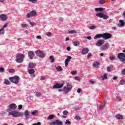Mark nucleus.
Here are the masks:
<instances>
[{
  "label": "nucleus",
  "instance_id": "de8ad7c7",
  "mask_svg": "<svg viewBox=\"0 0 125 125\" xmlns=\"http://www.w3.org/2000/svg\"><path fill=\"white\" fill-rule=\"evenodd\" d=\"M46 36H47L48 37H50L51 35V33L50 32H47L46 33Z\"/></svg>",
  "mask_w": 125,
  "mask_h": 125
},
{
  "label": "nucleus",
  "instance_id": "8fccbe9b",
  "mask_svg": "<svg viewBox=\"0 0 125 125\" xmlns=\"http://www.w3.org/2000/svg\"><path fill=\"white\" fill-rule=\"evenodd\" d=\"M42 125V123L41 122H38L37 123L33 124V125Z\"/></svg>",
  "mask_w": 125,
  "mask_h": 125
},
{
  "label": "nucleus",
  "instance_id": "13d9d810",
  "mask_svg": "<svg viewBox=\"0 0 125 125\" xmlns=\"http://www.w3.org/2000/svg\"><path fill=\"white\" fill-rule=\"evenodd\" d=\"M37 111H35L33 112H32V114L33 115V116H34V115H36V114H37Z\"/></svg>",
  "mask_w": 125,
  "mask_h": 125
},
{
  "label": "nucleus",
  "instance_id": "2f4dec72",
  "mask_svg": "<svg viewBox=\"0 0 125 125\" xmlns=\"http://www.w3.org/2000/svg\"><path fill=\"white\" fill-rule=\"evenodd\" d=\"M52 119H54V115L52 114L50 115L47 118V120H52Z\"/></svg>",
  "mask_w": 125,
  "mask_h": 125
},
{
  "label": "nucleus",
  "instance_id": "09e8293b",
  "mask_svg": "<svg viewBox=\"0 0 125 125\" xmlns=\"http://www.w3.org/2000/svg\"><path fill=\"white\" fill-rule=\"evenodd\" d=\"M0 72H4V68L3 67H0Z\"/></svg>",
  "mask_w": 125,
  "mask_h": 125
},
{
  "label": "nucleus",
  "instance_id": "f704fd0d",
  "mask_svg": "<svg viewBox=\"0 0 125 125\" xmlns=\"http://www.w3.org/2000/svg\"><path fill=\"white\" fill-rule=\"evenodd\" d=\"M50 59L51 60L52 63H53V62H54L55 59L53 56H50Z\"/></svg>",
  "mask_w": 125,
  "mask_h": 125
},
{
  "label": "nucleus",
  "instance_id": "4c0bfd02",
  "mask_svg": "<svg viewBox=\"0 0 125 125\" xmlns=\"http://www.w3.org/2000/svg\"><path fill=\"white\" fill-rule=\"evenodd\" d=\"M120 83H121V84H122V85H123V84H125V81L124 80H122L120 81Z\"/></svg>",
  "mask_w": 125,
  "mask_h": 125
},
{
  "label": "nucleus",
  "instance_id": "603ef678",
  "mask_svg": "<svg viewBox=\"0 0 125 125\" xmlns=\"http://www.w3.org/2000/svg\"><path fill=\"white\" fill-rule=\"evenodd\" d=\"M29 24H30V25H31V26H35L36 25L35 22H29Z\"/></svg>",
  "mask_w": 125,
  "mask_h": 125
},
{
  "label": "nucleus",
  "instance_id": "1a4fd4ad",
  "mask_svg": "<svg viewBox=\"0 0 125 125\" xmlns=\"http://www.w3.org/2000/svg\"><path fill=\"white\" fill-rule=\"evenodd\" d=\"M110 47V44L109 43H105L104 45L102 46L101 49L103 51L107 50L108 48Z\"/></svg>",
  "mask_w": 125,
  "mask_h": 125
},
{
  "label": "nucleus",
  "instance_id": "c85d7f7f",
  "mask_svg": "<svg viewBox=\"0 0 125 125\" xmlns=\"http://www.w3.org/2000/svg\"><path fill=\"white\" fill-rule=\"evenodd\" d=\"M56 125H63V123L58 120H56Z\"/></svg>",
  "mask_w": 125,
  "mask_h": 125
},
{
  "label": "nucleus",
  "instance_id": "69168bd1",
  "mask_svg": "<svg viewBox=\"0 0 125 125\" xmlns=\"http://www.w3.org/2000/svg\"><path fill=\"white\" fill-rule=\"evenodd\" d=\"M26 24H21V26L22 27V28H25V27H26Z\"/></svg>",
  "mask_w": 125,
  "mask_h": 125
},
{
  "label": "nucleus",
  "instance_id": "f8f14e48",
  "mask_svg": "<svg viewBox=\"0 0 125 125\" xmlns=\"http://www.w3.org/2000/svg\"><path fill=\"white\" fill-rule=\"evenodd\" d=\"M104 42H105V41L104 40H99L97 41L96 43L97 46L100 47L101 45H103L104 44Z\"/></svg>",
  "mask_w": 125,
  "mask_h": 125
},
{
  "label": "nucleus",
  "instance_id": "680f3d73",
  "mask_svg": "<svg viewBox=\"0 0 125 125\" xmlns=\"http://www.w3.org/2000/svg\"><path fill=\"white\" fill-rule=\"evenodd\" d=\"M63 18H60V22H63Z\"/></svg>",
  "mask_w": 125,
  "mask_h": 125
},
{
  "label": "nucleus",
  "instance_id": "5fc2aeb1",
  "mask_svg": "<svg viewBox=\"0 0 125 125\" xmlns=\"http://www.w3.org/2000/svg\"><path fill=\"white\" fill-rule=\"evenodd\" d=\"M36 39H38V40H42V36H37Z\"/></svg>",
  "mask_w": 125,
  "mask_h": 125
},
{
  "label": "nucleus",
  "instance_id": "a878e982",
  "mask_svg": "<svg viewBox=\"0 0 125 125\" xmlns=\"http://www.w3.org/2000/svg\"><path fill=\"white\" fill-rule=\"evenodd\" d=\"M28 67L29 68H31V69H33V68H35V67H36V64L33 63H29Z\"/></svg>",
  "mask_w": 125,
  "mask_h": 125
},
{
  "label": "nucleus",
  "instance_id": "f03ea898",
  "mask_svg": "<svg viewBox=\"0 0 125 125\" xmlns=\"http://www.w3.org/2000/svg\"><path fill=\"white\" fill-rule=\"evenodd\" d=\"M20 78L19 76H15L13 77H10L9 80L11 83H15L16 84H17L18 83V82L19 81Z\"/></svg>",
  "mask_w": 125,
  "mask_h": 125
},
{
  "label": "nucleus",
  "instance_id": "393cba45",
  "mask_svg": "<svg viewBox=\"0 0 125 125\" xmlns=\"http://www.w3.org/2000/svg\"><path fill=\"white\" fill-rule=\"evenodd\" d=\"M73 44L74 45V46H79V45L80 44V43L79 41H75L73 42Z\"/></svg>",
  "mask_w": 125,
  "mask_h": 125
},
{
  "label": "nucleus",
  "instance_id": "37998d69",
  "mask_svg": "<svg viewBox=\"0 0 125 125\" xmlns=\"http://www.w3.org/2000/svg\"><path fill=\"white\" fill-rule=\"evenodd\" d=\"M75 119L77 120V121H80V120H81V117L79 116H76L75 117Z\"/></svg>",
  "mask_w": 125,
  "mask_h": 125
},
{
  "label": "nucleus",
  "instance_id": "f257e3e1",
  "mask_svg": "<svg viewBox=\"0 0 125 125\" xmlns=\"http://www.w3.org/2000/svg\"><path fill=\"white\" fill-rule=\"evenodd\" d=\"M9 116H12L13 118L21 117V113L17 110H14L9 112Z\"/></svg>",
  "mask_w": 125,
  "mask_h": 125
},
{
  "label": "nucleus",
  "instance_id": "412c9836",
  "mask_svg": "<svg viewBox=\"0 0 125 125\" xmlns=\"http://www.w3.org/2000/svg\"><path fill=\"white\" fill-rule=\"evenodd\" d=\"M99 65H100V62H95L93 64V67H95V68H98V67H99Z\"/></svg>",
  "mask_w": 125,
  "mask_h": 125
},
{
  "label": "nucleus",
  "instance_id": "e433bc0d",
  "mask_svg": "<svg viewBox=\"0 0 125 125\" xmlns=\"http://www.w3.org/2000/svg\"><path fill=\"white\" fill-rule=\"evenodd\" d=\"M50 125H56V120L55 121H52L50 122Z\"/></svg>",
  "mask_w": 125,
  "mask_h": 125
},
{
  "label": "nucleus",
  "instance_id": "ea45409f",
  "mask_svg": "<svg viewBox=\"0 0 125 125\" xmlns=\"http://www.w3.org/2000/svg\"><path fill=\"white\" fill-rule=\"evenodd\" d=\"M63 115H64V116H67V115H68V111L67 110H64L63 113H62Z\"/></svg>",
  "mask_w": 125,
  "mask_h": 125
},
{
  "label": "nucleus",
  "instance_id": "cd10ccee",
  "mask_svg": "<svg viewBox=\"0 0 125 125\" xmlns=\"http://www.w3.org/2000/svg\"><path fill=\"white\" fill-rule=\"evenodd\" d=\"M103 10H104V8L102 7L95 8V11H97V12H101V11H103Z\"/></svg>",
  "mask_w": 125,
  "mask_h": 125
},
{
  "label": "nucleus",
  "instance_id": "3c124183",
  "mask_svg": "<svg viewBox=\"0 0 125 125\" xmlns=\"http://www.w3.org/2000/svg\"><path fill=\"white\" fill-rule=\"evenodd\" d=\"M110 60H115V57L111 56L109 58Z\"/></svg>",
  "mask_w": 125,
  "mask_h": 125
},
{
  "label": "nucleus",
  "instance_id": "c03bdc74",
  "mask_svg": "<svg viewBox=\"0 0 125 125\" xmlns=\"http://www.w3.org/2000/svg\"><path fill=\"white\" fill-rule=\"evenodd\" d=\"M22 108H23V105H22V104H20L18 106V109L19 110H21Z\"/></svg>",
  "mask_w": 125,
  "mask_h": 125
},
{
  "label": "nucleus",
  "instance_id": "4be33fe9",
  "mask_svg": "<svg viewBox=\"0 0 125 125\" xmlns=\"http://www.w3.org/2000/svg\"><path fill=\"white\" fill-rule=\"evenodd\" d=\"M116 119H117V120L124 119V116H123V115H119V114H118L116 116Z\"/></svg>",
  "mask_w": 125,
  "mask_h": 125
},
{
  "label": "nucleus",
  "instance_id": "052dcab7",
  "mask_svg": "<svg viewBox=\"0 0 125 125\" xmlns=\"http://www.w3.org/2000/svg\"><path fill=\"white\" fill-rule=\"evenodd\" d=\"M67 50H68V51H70V50H71V47L70 46H68L66 48Z\"/></svg>",
  "mask_w": 125,
  "mask_h": 125
},
{
  "label": "nucleus",
  "instance_id": "4468645a",
  "mask_svg": "<svg viewBox=\"0 0 125 125\" xmlns=\"http://www.w3.org/2000/svg\"><path fill=\"white\" fill-rule=\"evenodd\" d=\"M63 85H64V84H60L59 83H57L56 84H55L53 87V88H61V87H63Z\"/></svg>",
  "mask_w": 125,
  "mask_h": 125
},
{
  "label": "nucleus",
  "instance_id": "9b49d317",
  "mask_svg": "<svg viewBox=\"0 0 125 125\" xmlns=\"http://www.w3.org/2000/svg\"><path fill=\"white\" fill-rule=\"evenodd\" d=\"M35 54L38 56H39L40 57H41V58H43L45 56L44 54L42 53V52L41 51H40V50H38V51H36Z\"/></svg>",
  "mask_w": 125,
  "mask_h": 125
},
{
  "label": "nucleus",
  "instance_id": "2eb2a0df",
  "mask_svg": "<svg viewBox=\"0 0 125 125\" xmlns=\"http://www.w3.org/2000/svg\"><path fill=\"white\" fill-rule=\"evenodd\" d=\"M4 28H7V24H4L3 27L0 29V35H3V34H4L5 32Z\"/></svg>",
  "mask_w": 125,
  "mask_h": 125
},
{
  "label": "nucleus",
  "instance_id": "7ed1b4c3",
  "mask_svg": "<svg viewBox=\"0 0 125 125\" xmlns=\"http://www.w3.org/2000/svg\"><path fill=\"white\" fill-rule=\"evenodd\" d=\"M72 88H73V86L70 84H67V86L63 87V91L64 93H68V92H70Z\"/></svg>",
  "mask_w": 125,
  "mask_h": 125
},
{
  "label": "nucleus",
  "instance_id": "dca6fc26",
  "mask_svg": "<svg viewBox=\"0 0 125 125\" xmlns=\"http://www.w3.org/2000/svg\"><path fill=\"white\" fill-rule=\"evenodd\" d=\"M28 55L30 59H33V58H34V56H35V53L32 51H30L28 53Z\"/></svg>",
  "mask_w": 125,
  "mask_h": 125
},
{
  "label": "nucleus",
  "instance_id": "c9c22d12",
  "mask_svg": "<svg viewBox=\"0 0 125 125\" xmlns=\"http://www.w3.org/2000/svg\"><path fill=\"white\" fill-rule=\"evenodd\" d=\"M99 2L100 4H104L106 2L105 1V0H100Z\"/></svg>",
  "mask_w": 125,
  "mask_h": 125
},
{
  "label": "nucleus",
  "instance_id": "0e129e2a",
  "mask_svg": "<svg viewBox=\"0 0 125 125\" xmlns=\"http://www.w3.org/2000/svg\"><path fill=\"white\" fill-rule=\"evenodd\" d=\"M91 56V53H89L88 54V55H87V57H88V58H89V57H90Z\"/></svg>",
  "mask_w": 125,
  "mask_h": 125
},
{
  "label": "nucleus",
  "instance_id": "6e6d98bb",
  "mask_svg": "<svg viewBox=\"0 0 125 125\" xmlns=\"http://www.w3.org/2000/svg\"><path fill=\"white\" fill-rule=\"evenodd\" d=\"M89 83H91L92 84H93L95 83V82L94 81H92L91 80L89 81Z\"/></svg>",
  "mask_w": 125,
  "mask_h": 125
},
{
  "label": "nucleus",
  "instance_id": "58836bf2",
  "mask_svg": "<svg viewBox=\"0 0 125 125\" xmlns=\"http://www.w3.org/2000/svg\"><path fill=\"white\" fill-rule=\"evenodd\" d=\"M105 106H106V104H104L103 105H101L100 109L101 110H103V109H104V107H105Z\"/></svg>",
  "mask_w": 125,
  "mask_h": 125
},
{
  "label": "nucleus",
  "instance_id": "a211bd4d",
  "mask_svg": "<svg viewBox=\"0 0 125 125\" xmlns=\"http://www.w3.org/2000/svg\"><path fill=\"white\" fill-rule=\"evenodd\" d=\"M101 38H103V34H97L94 36V40H97V39H101Z\"/></svg>",
  "mask_w": 125,
  "mask_h": 125
},
{
  "label": "nucleus",
  "instance_id": "338daca9",
  "mask_svg": "<svg viewBox=\"0 0 125 125\" xmlns=\"http://www.w3.org/2000/svg\"><path fill=\"white\" fill-rule=\"evenodd\" d=\"M81 89L79 88L78 90H77V92L78 93H80L81 92Z\"/></svg>",
  "mask_w": 125,
  "mask_h": 125
},
{
  "label": "nucleus",
  "instance_id": "0eeeda50",
  "mask_svg": "<svg viewBox=\"0 0 125 125\" xmlns=\"http://www.w3.org/2000/svg\"><path fill=\"white\" fill-rule=\"evenodd\" d=\"M17 108V105L15 104H11L8 106V109H7V112H11V110H16Z\"/></svg>",
  "mask_w": 125,
  "mask_h": 125
},
{
  "label": "nucleus",
  "instance_id": "7c9ffc66",
  "mask_svg": "<svg viewBox=\"0 0 125 125\" xmlns=\"http://www.w3.org/2000/svg\"><path fill=\"white\" fill-rule=\"evenodd\" d=\"M4 83L7 85H8V84H10V82H9V81H8L7 79H5L4 80Z\"/></svg>",
  "mask_w": 125,
  "mask_h": 125
},
{
  "label": "nucleus",
  "instance_id": "e2e57ef3",
  "mask_svg": "<svg viewBox=\"0 0 125 125\" xmlns=\"http://www.w3.org/2000/svg\"><path fill=\"white\" fill-rule=\"evenodd\" d=\"M45 78L44 76H42L40 80L42 81L43 80H45Z\"/></svg>",
  "mask_w": 125,
  "mask_h": 125
},
{
  "label": "nucleus",
  "instance_id": "f3484780",
  "mask_svg": "<svg viewBox=\"0 0 125 125\" xmlns=\"http://www.w3.org/2000/svg\"><path fill=\"white\" fill-rule=\"evenodd\" d=\"M0 18L2 19L3 21H5L7 20V16H6V15L1 14L0 15Z\"/></svg>",
  "mask_w": 125,
  "mask_h": 125
},
{
  "label": "nucleus",
  "instance_id": "6e6552de",
  "mask_svg": "<svg viewBox=\"0 0 125 125\" xmlns=\"http://www.w3.org/2000/svg\"><path fill=\"white\" fill-rule=\"evenodd\" d=\"M103 38L104 40H109V39L112 38V35L109 33H104L103 34Z\"/></svg>",
  "mask_w": 125,
  "mask_h": 125
},
{
  "label": "nucleus",
  "instance_id": "9d476101",
  "mask_svg": "<svg viewBox=\"0 0 125 125\" xmlns=\"http://www.w3.org/2000/svg\"><path fill=\"white\" fill-rule=\"evenodd\" d=\"M37 16V13L35 11H31L29 13L27 14V18H31L32 16Z\"/></svg>",
  "mask_w": 125,
  "mask_h": 125
},
{
  "label": "nucleus",
  "instance_id": "4d7b16f0",
  "mask_svg": "<svg viewBox=\"0 0 125 125\" xmlns=\"http://www.w3.org/2000/svg\"><path fill=\"white\" fill-rule=\"evenodd\" d=\"M107 70L108 71V72H111V67H108L107 68Z\"/></svg>",
  "mask_w": 125,
  "mask_h": 125
},
{
  "label": "nucleus",
  "instance_id": "5701e85b",
  "mask_svg": "<svg viewBox=\"0 0 125 125\" xmlns=\"http://www.w3.org/2000/svg\"><path fill=\"white\" fill-rule=\"evenodd\" d=\"M56 69L57 70V71H58V72H62L63 71V69L61 66H58L56 67Z\"/></svg>",
  "mask_w": 125,
  "mask_h": 125
},
{
  "label": "nucleus",
  "instance_id": "bf43d9fd",
  "mask_svg": "<svg viewBox=\"0 0 125 125\" xmlns=\"http://www.w3.org/2000/svg\"><path fill=\"white\" fill-rule=\"evenodd\" d=\"M75 79L76 81H80V78L77 76L75 77Z\"/></svg>",
  "mask_w": 125,
  "mask_h": 125
},
{
  "label": "nucleus",
  "instance_id": "473e14b6",
  "mask_svg": "<svg viewBox=\"0 0 125 125\" xmlns=\"http://www.w3.org/2000/svg\"><path fill=\"white\" fill-rule=\"evenodd\" d=\"M35 95L36 96H37V97H41V96H42V93L40 92H37Z\"/></svg>",
  "mask_w": 125,
  "mask_h": 125
},
{
  "label": "nucleus",
  "instance_id": "72a5a7b5",
  "mask_svg": "<svg viewBox=\"0 0 125 125\" xmlns=\"http://www.w3.org/2000/svg\"><path fill=\"white\" fill-rule=\"evenodd\" d=\"M103 80H107L108 77H107V74L105 73L103 76L102 77Z\"/></svg>",
  "mask_w": 125,
  "mask_h": 125
},
{
  "label": "nucleus",
  "instance_id": "ddd939ff",
  "mask_svg": "<svg viewBox=\"0 0 125 125\" xmlns=\"http://www.w3.org/2000/svg\"><path fill=\"white\" fill-rule=\"evenodd\" d=\"M71 59H72V57L71 56H68L67 57V58L64 62L65 67H67V66H68V64H69V62L71 61L70 60Z\"/></svg>",
  "mask_w": 125,
  "mask_h": 125
},
{
  "label": "nucleus",
  "instance_id": "bb28decb",
  "mask_svg": "<svg viewBox=\"0 0 125 125\" xmlns=\"http://www.w3.org/2000/svg\"><path fill=\"white\" fill-rule=\"evenodd\" d=\"M119 22H120L121 24L120 25V27H124L125 25V21L123 20H120Z\"/></svg>",
  "mask_w": 125,
  "mask_h": 125
},
{
  "label": "nucleus",
  "instance_id": "b1692460",
  "mask_svg": "<svg viewBox=\"0 0 125 125\" xmlns=\"http://www.w3.org/2000/svg\"><path fill=\"white\" fill-rule=\"evenodd\" d=\"M24 115L26 119H29L30 118V115H29V111L28 110H26L24 112Z\"/></svg>",
  "mask_w": 125,
  "mask_h": 125
},
{
  "label": "nucleus",
  "instance_id": "49530a36",
  "mask_svg": "<svg viewBox=\"0 0 125 125\" xmlns=\"http://www.w3.org/2000/svg\"><path fill=\"white\" fill-rule=\"evenodd\" d=\"M121 74L122 75H124V76H125V69H124V70H123L121 72Z\"/></svg>",
  "mask_w": 125,
  "mask_h": 125
},
{
  "label": "nucleus",
  "instance_id": "39448f33",
  "mask_svg": "<svg viewBox=\"0 0 125 125\" xmlns=\"http://www.w3.org/2000/svg\"><path fill=\"white\" fill-rule=\"evenodd\" d=\"M24 57L23 54L18 55L16 57V62L17 63H22L24 60L23 59Z\"/></svg>",
  "mask_w": 125,
  "mask_h": 125
},
{
  "label": "nucleus",
  "instance_id": "774afa93",
  "mask_svg": "<svg viewBox=\"0 0 125 125\" xmlns=\"http://www.w3.org/2000/svg\"><path fill=\"white\" fill-rule=\"evenodd\" d=\"M86 39H87V40H91V36L87 37Z\"/></svg>",
  "mask_w": 125,
  "mask_h": 125
},
{
  "label": "nucleus",
  "instance_id": "79ce46f5",
  "mask_svg": "<svg viewBox=\"0 0 125 125\" xmlns=\"http://www.w3.org/2000/svg\"><path fill=\"white\" fill-rule=\"evenodd\" d=\"M14 72H15V70H14L13 69H11L9 70V73H14Z\"/></svg>",
  "mask_w": 125,
  "mask_h": 125
},
{
  "label": "nucleus",
  "instance_id": "c756f323",
  "mask_svg": "<svg viewBox=\"0 0 125 125\" xmlns=\"http://www.w3.org/2000/svg\"><path fill=\"white\" fill-rule=\"evenodd\" d=\"M78 30H70L69 31V34H77L78 33Z\"/></svg>",
  "mask_w": 125,
  "mask_h": 125
},
{
  "label": "nucleus",
  "instance_id": "aec40b11",
  "mask_svg": "<svg viewBox=\"0 0 125 125\" xmlns=\"http://www.w3.org/2000/svg\"><path fill=\"white\" fill-rule=\"evenodd\" d=\"M88 51H89V49L87 48H84L83 50H82V53L84 55L85 54H87V53H88Z\"/></svg>",
  "mask_w": 125,
  "mask_h": 125
},
{
  "label": "nucleus",
  "instance_id": "6ab92c4d",
  "mask_svg": "<svg viewBox=\"0 0 125 125\" xmlns=\"http://www.w3.org/2000/svg\"><path fill=\"white\" fill-rule=\"evenodd\" d=\"M28 73L30 75H32V76L33 77V78H35V77H36V75L34 74H35V70H34V69H31L30 70H29Z\"/></svg>",
  "mask_w": 125,
  "mask_h": 125
},
{
  "label": "nucleus",
  "instance_id": "20e7f679",
  "mask_svg": "<svg viewBox=\"0 0 125 125\" xmlns=\"http://www.w3.org/2000/svg\"><path fill=\"white\" fill-rule=\"evenodd\" d=\"M118 58L121 62L125 64V54L124 53H120L118 54Z\"/></svg>",
  "mask_w": 125,
  "mask_h": 125
},
{
  "label": "nucleus",
  "instance_id": "a18cd8bd",
  "mask_svg": "<svg viewBox=\"0 0 125 125\" xmlns=\"http://www.w3.org/2000/svg\"><path fill=\"white\" fill-rule=\"evenodd\" d=\"M95 28H96V27H95V26H91L89 27V29H90V30H94V29H95Z\"/></svg>",
  "mask_w": 125,
  "mask_h": 125
},
{
  "label": "nucleus",
  "instance_id": "a19ab883",
  "mask_svg": "<svg viewBox=\"0 0 125 125\" xmlns=\"http://www.w3.org/2000/svg\"><path fill=\"white\" fill-rule=\"evenodd\" d=\"M65 125H71V122L69 121V120H66L65 122Z\"/></svg>",
  "mask_w": 125,
  "mask_h": 125
},
{
  "label": "nucleus",
  "instance_id": "864d4df0",
  "mask_svg": "<svg viewBox=\"0 0 125 125\" xmlns=\"http://www.w3.org/2000/svg\"><path fill=\"white\" fill-rule=\"evenodd\" d=\"M29 1L33 2V3H35V2H37V0H29Z\"/></svg>",
  "mask_w": 125,
  "mask_h": 125
},
{
  "label": "nucleus",
  "instance_id": "423d86ee",
  "mask_svg": "<svg viewBox=\"0 0 125 125\" xmlns=\"http://www.w3.org/2000/svg\"><path fill=\"white\" fill-rule=\"evenodd\" d=\"M96 15L100 18H103L104 20H107L109 18L108 16L101 13H97Z\"/></svg>",
  "mask_w": 125,
  "mask_h": 125
}]
</instances>
